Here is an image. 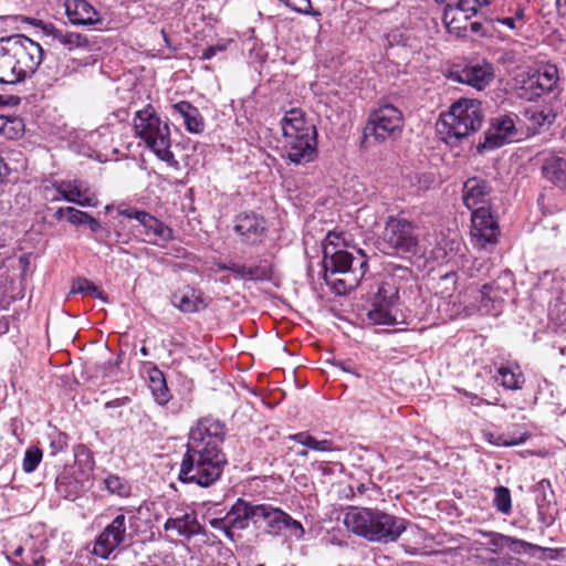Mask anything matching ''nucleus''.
Instances as JSON below:
<instances>
[{"label": "nucleus", "instance_id": "obj_1", "mask_svg": "<svg viewBox=\"0 0 566 566\" xmlns=\"http://www.w3.org/2000/svg\"><path fill=\"white\" fill-rule=\"evenodd\" d=\"M224 438L226 426L221 421L213 418L200 419L190 430L180 463L179 480L202 488L212 485L228 462L221 449Z\"/></svg>", "mask_w": 566, "mask_h": 566}, {"label": "nucleus", "instance_id": "obj_2", "mask_svg": "<svg viewBox=\"0 0 566 566\" xmlns=\"http://www.w3.org/2000/svg\"><path fill=\"white\" fill-rule=\"evenodd\" d=\"M42 60V46L24 34L0 38V84H18L31 77Z\"/></svg>", "mask_w": 566, "mask_h": 566}, {"label": "nucleus", "instance_id": "obj_3", "mask_svg": "<svg viewBox=\"0 0 566 566\" xmlns=\"http://www.w3.org/2000/svg\"><path fill=\"white\" fill-rule=\"evenodd\" d=\"M347 531L373 543L390 544L399 539L407 522L377 509L350 506L344 515Z\"/></svg>", "mask_w": 566, "mask_h": 566}, {"label": "nucleus", "instance_id": "obj_4", "mask_svg": "<svg viewBox=\"0 0 566 566\" xmlns=\"http://www.w3.org/2000/svg\"><path fill=\"white\" fill-rule=\"evenodd\" d=\"M286 158L296 165L313 161L317 155L316 128L305 120L301 108H291L281 119Z\"/></svg>", "mask_w": 566, "mask_h": 566}, {"label": "nucleus", "instance_id": "obj_5", "mask_svg": "<svg viewBox=\"0 0 566 566\" xmlns=\"http://www.w3.org/2000/svg\"><path fill=\"white\" fill-rule=\"evenodd\" d=\"M134 129L137 137L142 138L147 147L163 161L171 167H177L178 161L170 150V128L163 123L151 105L136 112Z\"/></svg>", "mask_w": 566, "mask_h": 566}, {"label": "nucleus", "instance_id": "obj_6", "mask_svg": "<svg viewBox=\"0 0 566 566\" xmlns=\"http://www.w3.org/2000/svg\"><path fill=\"white\" fill-rule=\"evenodd\" d=\"M483 117L480 102L462 99L454 103L448 114L442 115L437 129L447 143L460 140L479 130Z\"/></svg>", "mask_w": 566, "mask_h": 566}, {"label": "nucleus", "instance_id": "obj_7", "mask_svg": "<svg viewBox=\"0 0 566 566\" xmlns=\"http://www.w3.org/2000/svg\"><path fill=\"white\" fill-rule=\"evenodd\" d=\"M402 126L401 111L391 104H382L370 114L364 135L366 138L373 137L376 142L395 139L400 135Z\"/></svg>", "mask_w": 566, "mask_h": 566}, {"label": "nucleus", "instance_id": "obj_8", "mask_svg": "<svg viewBox=\"0 0 566 566\" xmlns=\"http://www.w3.org/2000/svg\"><path fill=\"white\" fill-rule=\"evenodd\" d=\"M384 244L398 255L416 254L418 234L412 222L403 218L389 217L382 232Z\"/></svg>", "mask_w": 566, "mask_h": 566}, {"label": "nucleus", "instance_id": "obj_9", "mask_svg": "<svg viewBox=\"0 0 566 566\" xmlns=\"http://www.w3.org/2000/svg\"><path fill=\"white\" fill-rule=\"evenodd\" d=\"M256 517L258 522L260 520L265 522V531L272 536H281L284 530L289 531L290 535L296 539L304 536L303 525L280 507H274L271 504H258Z\"/></svg>", "mask_w": 566, "mask_h": 566}, {"label": "nucleus", "instance_id": "obj_10", "mask_svg": "<svg viewBox=\"0 0 566 566\" xmlns=\"http://www.w3.org/2000/svg\"><path fill=\"white\" fill-rule=\"evenodd\" d=\"M558 70L555 65H545L537 71L527 74L522 80L520 86V96L534 101L543 95L553 93L557 87Z\"/></svg>", "mask_w": 566, "mask_h": 566}, {"label": "nucleus", "instance_id": "obj_11", "mask_svg": "<svg viewBox=\"0 0 566 566\" xmlns=\"http://www.w3.org/2000/svg\"><path fill=\"white\" fill-rule=\"evenodd\" d=\"M471 239L475 247L485 249L488 245H494L500 235V228L496 218L490 210V207H479L471 214Z\"/></svg>", "mask_w": 566, "mask_h": 566}, {"label": "nucleus", "instance_id": "obj_12", "mask_svg": "<svg viewBox=\"0 0 566 566\" xmlns=\"http://www.w3.org/2000/svg\"><path fill=\"white\" fill-rule=\"evenodd\" d=\"M118 214L137 220L138 223L143 226L145 235L148 237L146 240L148 243L158 245L174 239V231L170 227L144 210L130 207L124 209L119 208Z\"/></svg>", "mask_w": 566, "mask_h": 566}, {"label": "nucleus", "instance_id": "obj_13", "mask_svg": "<svg viewBox=\"0 0 566 566\" xmlns=\"http://www.w3.org/2000/svg\"><path fill=\"white\" fill-rule=\"evenodd\" d=\"M126 541V517L118 514L97 536L93 554L108 559L113 552Z\"/></svg>", "mask_w": 566, "mask_h": 566}, {"label": "nucleus", "instance_id": "obj_14", "mask_svg": "<svg viewBox=\"0 0 566 566\" xmlns=\"http://www.w3.org/2000/svg\"><path fill=\"white\" fill-rule=\"evenodd\" d=\"M233 230L242 243L258 245L264 241L268 228L263 216L255 212H242L235 217Z\"/></svg>", "mask_w": 566, "mask_h": 566}, {"label": "nucleus", "instance_id": "obj_15", "mask_svg": "<svg viewBox=\"0 0 566 566\" xmlns=\"http://www.w3.org/2000/svg\"><path fill=\"white\" fill-rule=\"evenodd\" d=\"M334 239H338V235L329 232L327 234L328 242L324 245L323 250V270L324 276L327 277L335 276L336 274L350 273L354 262L350 253L337 249Z\"/></svg>", "mask_w": 566, "mask_h": 566}, {"label": "nucleus", "instance_id": "obj_16", "mask_svg": "<svg viewBox=\"0 0 566 566\" xmlns=\"http://www.w3.org/2000/svg\"><path fill=\"white\" fill-rule=\"evenodd\" d=\"M450 77L455 82L467 84L478 91H482L493 81L494 67L490 62L482 60L469 63L461 70L452 72Z\"/></svg>", "mask_w": 566, "mask_h": 566}, {"label": "nucleus", "instance_id": "obj_17", "mask_svg": "<svg viewBox=\"0 0 566 566\" xmlns=\"http://www.w3.org/2000/svg\"><path fill=\"white\" fill-rule=\"evenodd\" d=\"M170 301L176 308L186 314L200 312L208 306L202 291L188 284L176 289Z\"/></svg>", "mask_w": 566, "mask_h": 566}, {"label": "nucleus", "instance_id": "obj_18", "mask_svg": "<svg viewBox=\"0 0 566 566\" xmlns=\"http://www.w3.org/2000/svg\"><path fill=\"white\" fill-rule=\"evenodd\" d=\"M515 123L512 117L504 116L497 118L492 127L485 133L483 144L478 146V150L482 153L484 149H494L512 140L515 136Z\"/></svg>", "mask_w": 566, "mask_h": 566}, {"label": "nucleus", "instance_id": "obj_19", "mask_svg": "<svg viewBox=\"0 0 566 566\" xmlns=\"http://www.w3.org/2000/svg\"><path fill=\"white\" fill-rule=\"evenodd\" d=\"M462 198L464 206L471 211L479 207H489L491 199V187L484 179L472 177L463 184Z\"/></svg>", "mask_w": 566, "mask_h": 566}, {"label": "nucleus", "instance_id": "obj_20", "mask_svg": "<svg viewBox=\"0 0 566 566\" xmlns=\"http://www.w3.org/2000/svg\"><path fill=\"white\" fill-rule=\"evenodd\" d=\"M61 198L81 207H96L98 201L81 180L62 181L55 187Z\"/></svg>", "mask_w": 566, "mask_h": 566}, {"label": "nucleus", "instance_id": "obj_21", "mask_svg": "<svg viewBox=\"0 0 566 566\" xmlns=\"http://www.w3.org/2000/svg\"><path fill=\"white\" fill-rule=\"evenodd\" d=\"M65 12L72 24L94 25L102 22L98 11L86 0H66Z\"/></svg>", "mask_w": 566, "mask_h": 566}, {"label": "nucleus", "instance_id": "obj_22", "mask_svg": "<svg viewBox=\"0 0 566 566\" xmlns=\"http://www.w3.org/2000/svg\"><path fill=\"white\" fill-rule=\"evenodd\" d=\"M256 511L258 504L252 505L242 499H238L226 514V518L231 522V526H233L234 530L242 531L248 528L250 520H252L254 524L258 523Z\"/></svg>", "mask_w": 566, "mask_h": 566}, {"label": "nucleus", "instance_id": "obj_23", "mask_svg": "<svg viewBox=\"0 0 566 566\" xmlns=\"http://www.w3.org/2000/svg\"><path fill=\"white\" fill-rule=\"evenodd\" d=\"M174 114L179 115L191 134H200L205 129V119L197 107L187 101H181L171 106Z\"/></svg>", "mask_w": 566, "mask_h": 566}, {"label": "nucleus", "instance_id": "obj_24", "mask_svg": "<svg viewBox=\"0 0 566 566\" xmlns=\"http://www.w3.org/2000/svg\"><path fill=\"white\" fill-rule=\"evenodd\" d=\"M40 23L42 24V29L46 35L51 36L54 41H56L67 50L85 48L88 45L87 39L80 33L63 31L61 29H57L52 23Z\"/></svg>", "mask_w": 566, "mask_h": 566}, {"label": "nucleus", "instance_id": "obj_25", "mask_svg": "<svg viewBox=\"0 0 566 566\" xmlns=\"http://www.w3.org/2000/svg\"><path fill=\"white\" fill-rule=\"evenodd\" d=\"M476 13L461 10L457 6H446L443 13V22L450 33L460 36L467 32L469 28V19Z\"/></svg>", "mask_w": 566, "mask_h": 566}, {"label": "nucleus", "instance_id": "obj_26", "mask_svg": "<svg viewBox=\"0 0 566 566\" xmlns=\"http://www.w3.org/2000/svg\"><path fill=\"white\" fill-rule=\"evenodd\" d=\"M165 531H177L178 535L190 538L202 533V527L195 514L186 513L182 516L168 518L164 524Z\"/></svg>", "mask_w": 566, "mask_h": 566}, {"label": "nucleus", "instance_id": "obj_27", "mask_svg": "<svg viewBox=\"0 0 566 566\" xmlns=\"http://www.w3.org/2000/svg\"><path fill=\"white\" fill-rule=\"evenodd\" d=\"M504 280L511 283V276L509 274L503 277H499L496 281L484 284L481 289V304L484 307L489 306V303L492 304V310L499 312L501 310V304L503 302L504 295L507 294V287H501L500 281Z\"/></svg>", "mask_w": 566, "mask_h": 566}, {"label": "nucleus", "instance_id": "obj_28", "mask_svg": "<svg viewBox=\"0 0 566 566\" xmlns=\"http://www.w3.org/2000/svg\"><path fill=\"white\" fill-rule=\"evenodd\" d=\"M495 380L506 390H520L525 384V377L517 365H501Z\"/></svg>", "mask_w": 566, "mask_h": 566}, {"label": "nucleus", "instance_id": "obj_29", "mask_svg": "<svg viewBox=\"0 0 566 566\" xmlns=\"http://www.w3.org/2000/svg\"><path fill=\"white\" fill-rule=\"evenodd\" d=\"M543 175L559 188H566V159L551 156L545 159Z\"/></svg>", "mask_w": 566, "mask_h": 566}, {"label": "nucleus", "instance_id": "obj_30", "mask_svg": "<svg viewBox=\"0 0 566 566\" xmlns=\"http://www.w3.org/2000/svg\"><path fill=\"white\" fill-rule=\"evenodd\" d=\"M289 440L300 443L316 452L340 451V448L337 447L334 441L327 439L318 440L307 431L290 434Z\"/></svg>", "mask_w": 566, "mask_h": 566}, {"label": "nucleus", "instance_id": "obj_31", "mask_svg": "<svg viewBox=\"0 0 566 566\" xmlns=\"http://www.w3.org/2000/svg\"><path fill=\"white\" fill-rule=\"evenodd\" d=\"M149 389L156 402L165 406L169 402L171 395L167 387L165 376L157 367H153L148 373Z\"/></svg>", "mask_w": 566, "mask_h": 566}, {"label": "nucleus", "instance_id": "obj_32", "mask_svg": "<svg viewBox=\"0 0 566 566\" xmlns=\"http://www.w3.org/2000/svg\"><path fill=\"white\" fill-rule=\"evenodd\" d=\"M229 271L239 279L263 280L269 276V270L264 265L245 266L237 262H229Z\"/></svg>", "mask_w": 566, "mask_h": 566}, {"label": "nucleus", "instance_id": "obj_33", "mask_svg": "<svg viewBox=\"0 0 566 566\" xmlns=\"http://www.w3.org/2000/svg\"><path fill=\"white\" fill-rule=\"evenodd\" d=\"M24 129L23 120L18 116L0 115V135L8 139L18 138Z\"/></svg>", "mask_w": 566, "mask_h": 566}, {"label": "nucleus", "instance_id": "obj_34", "mask_svg": "<svg viewBox=\"0 0 566 566\" xmlns=\"http://www.w3.org/2000/svg\"><path fill=\"white\" fill-rule=\"evenodd\" d=\"M532 129H538L543 125L552 124L555 115L549 109L530 108L525 112Z\"/></svg>", "mask_w": 566, "mask_h": 566}, {"label": "nucleus", "instance_id": "obj_35", "mask_svg": "<svg viewBox=\"0 0 566 566\" xmlns=\"http://www.w3.org/2000/svg\"><path fill=\"white\" fill-rule=\"evenodd\" d=\"M104 486L109 493L120 497H126L130 494L128 482L115 474H109L104 479Z\"/></svg>", "mask_w": 566, "mask_h": 566}, {"label": "nucleus", "instance_id": "obj_36", "mask_svg": "<svg viewBox=\"0 0 566 566\" xmlns=\"http://www.w3.org/2000/svg\"><path fill=\"white\" fill-rule=\"evenodd\" d=\"M493 505L502 514H510L512 510L511 492L505 486H496L494 489Z\"/></svg>", "mask_w": 566, "mask_h": 566}, {"label": "nucleus", "instance_id": "obj_37", "mask_svg": "<svg viewBox=\"0 0 566 566\" xmlns=\"http://www.w3.org/2000/svg\"><path fill=\"white\" fill-rule=\"evenodd\" d=\"M71 293H81L101 300L104 298L103 292H101L93 282L85 277H77L73 281Z\"/></svg>", "mask_w": 566, "mask_h": 566}, {"label": "nucleus", "instance_id": "obj_38", "mask_svg": "<svg viewBox=\"0 0 566 566\" xmlns=\"http://www.w3.org/2000/svg\"><path fill=\"white\" fill-rule=\"evenodd\" d=\"M437 3H443L446 6H457L463 11L478 13L479 9L489 6L491 0H434Z\"/></svg>", "mask_w": 566, "mask_h": 566}, {"label": "nucleus", "instance_id": "obj_39", "mask_svg": "<svg viewBox=\"0 0 566 566\" xmlns=\"http://www.w3.org/2000/svg\"><path fill=\"white\" fill-rule=\"evenodd\" d=\"M42 460V451L38 447H30L25 450L22 469L25 473H32L35 471Z\"/></svg>", "mask_w": 566, "mask_h": 566}, {"label": "nucleus", "instance_id": "obj_40", "mask_svg": "<svg viewBox=\"0 0 566 566\" xmlns=\"http://www.w3.org/2000/svg\"><path fill=\"white\" fill-rule=\"evenodd\" d=\"M324 280H325L326 284L331 285L332 289L339 295L348 293L358 283V280L356 277H354L353 280H346V279H336L334 276H331V277L324 276Z\"/></svg>", "mask_w": 566, "mask_h": 566}, {"label": "nucleus", "instance_id": "obj_41", "mask_svg": "<svg viewBox=\"0 0 566 566\" xmlns=\"http://www.w3.org/2000/svg\"><path fill=\"white\" fill-rule=\"evenodd\" d=\"M209 525L213 530L221 531L229 541H235V536L233 533L234 527L231 526V522L228 518H226V516L219 518H211L209 521Z\"/></svg>", "mask_w": 566, "mask_h": 566}, {"label": "nucleus", "instance_id": "obj_42", "mask_svg": "<svg viewBox=\"0 0 566 566\" xmlns=\"http://www.w3.org/2000/svg\"><path fill=\"white\" fill-rule=\"evenodd\" d=\"M368 316L375 324L379 325H390L395 322V318L392 317L390 312L382 306L371 310L368 313Z\"/></svg>", "mask_w": 566, "mask_h": 566}, {"label": "nucleus", "instance_id": "obj_43", "mask_svg": "<svg viewBox=\"0 0 566 566\" xmlns=\"http://www.w3.org/2000/svg\"><path fill=\"white\" fill-rule=\"evenodd\" d=\"M483 536L488 538V544L493 546L496 551L509 548L510 536L507 535L496 532H488L483 533Z\"/></svg>", "mask_w": 566, "mask_h": 566}, {"label": "nucleus", "instance_id": "obj_44", "mask_svg": "<svg viewBox=\"0 0 566 566\" xmlns=\"http://www.w3.org/2000/svg\"><path fill=\"white\" fill-rule=\"evenodd\" d=\"M509 549L518 554L526 551L535 552V549H542V546L510 536Z\"/></svg>", "mask_w": 566, "mask_h": 566}, {"label": "nucleus", "instance_id": "obj_45", "mask_svg": "<svg viewBox=\"0 0 566 566\" xmlns=\"http://www.w3.org/2000/svg\"><path fill=\"white\" fill-rule=\"evenodd\" d=\"M535 552L542 553V556L538 557L542 560H546V559L563 560L566 558V547H559V548L542 547V549H535Z\"/></svg>", "mask_w": 566, "mask_h": 566}, {"label": "nucleus", "instance_id": "obj_46", "mask_svg": "<svg viewBox=\"0 0 566 566\" xmlns=\"http://www.w3.org/2000/svg\"><path fill=\"white\" fill-rule=\"evenodd\" d=\"M12 566H45L46 559L43 555L33 552L32 555L28 559H22L21 562L11 560Z\"/></svg>", "mask_w": 566, "mask_h": 566}, {"label": "nucleus", "instance_id": "obj_47", "mask_svg": "<svg viewBox=\"0 0 566 566\" xmlns=\"http://www.w3.org/2000/svg\"><path fill=\"white\" fill-rule=\"evenodd\" d=\"M88 219V213L76 208L70 207L67 221L73 226H81Z\"/></svg>", "mask_w": 566, "mask_h": 566}, {"label": "nucleus", "instance_id": "obj_48", "mask_svg": "<svg viewBox=\"0 0 566 566\" xmlns=\"http://www.w3.org/2000/svg\"><path fill=\"white\" fill-rule=\"evenodd\" d=\"M229 42H219L217 44L210 45L202 51L201 60H211L218 53L226 51Z\"/></svg>", "mask_w": 566, "mask_h": 566}, {"label": "nucleus", "instance_id": "obj_49", "mask_svg": "<svg viewBox=\"0 0 566 566\" xmlns=\"http://www.w3.org/2000/svg\"><path fill=\"white\" fill-rule=\"evenodd\" d=\"M526 440V437H521L518 439H509L506 436L501 434L494 441L490 440L491 443L501 447H512L523 443Z\"/></svg>", "mask_w": 566, "mask_h": 566}, {"label": "nucleus", "instance_id": "obj_50", "mask_svg": "<svg viewBox=\"0 0 566 566\" xmlns=\"http://www.w3.org/2000/svg\"><path fill=\"white\" fill-rule=\"evenodd\" d=\"M119 363H120V356H118L117 360L114 363L113 361L104 363L101 366L102 375L104 377H112L113 375H115L116 368L118 367Z\"/></svg>", "mask_w": 566, "mask_h": 566}, {"label": "nucleus", "instance_id": "obj_51", "mask_svg": "<svg viewBox=\"0 0 566 566\" xmlns=\"http://www.w3.org/2000/svg\"><path fill=\"white\" fill-rule=\"evenodd\" d=\"M461 392L471 400L472 405L481 406L483 403H486V405L489 403L486 400L480 398L475 394L469 392L467 390H461Z\"/></svg>", "mask_w": 566, "mask_h": 566}, {"label": "nucleus", "instance_id": "obj_52", "mask_svg": "<svg viewBox=\"0 0 566 566\" xmlns=\"http://www.w3.org/2000/svg\"><path fill=\"white\" fill-rule=\"evenodd\" d=\"M86 224L92 232H98L99 230H102V224L101 222L95 219L94 217H92L91 214H88V219L86 220V222L84 223Z\"/></svg>", "mask_w": 566, "mask_h": 566}, {"label": "nucleus", "instance_id": "obj_53", "mask_svg": "<svg viewBox=\"0 0 566 566\" xmlns=\"http://www.w3.org/2000/svg\"><path fill=\"white\" fill-rule=\"evenodd\" d=\"M333 364H334L336 367H338L339 369H342L343 371H345V373H352V374H354L356 377H359V374H358V373H355V371L352 369L350 365H349V364H347L346 361H344V360H335Z\"/></svg>", "mask_w": 566, "mask_h": 566}, {"label": "nucleus", "instance_id": "obj_54", "mask_svg": "<svg viewBox=\"0 0 566 566\" xmlns=\"http://www.w3.org/2000/svg\"><path fill=\"white\" fill-rule=\"evenodd\" d=\"M69 211H70V207H61V208H59V209L55 211V213H54V218H55L56 220H61V219H63L64 217H66V218H67V216H69Z\"/></svg>", "mask_w": 566, "mask_h": 566}, {"label": "nucleus", "instance_id": "obj_55", "mask_svg": "<svg viewBox=\"0 0 566 566\" xmlns=\"http://www.w3.org/2000/svg\"><path fill=\"white\" fill-rule=\"evenodd\" d=\"M374 486H375L374 483H368V484L359 483L357 485L356 490H357L358 493L364 494V493H366L368 490H370Z\"/></svg>", "mask_w": 566, "mask_h": 566}, {"label": "nucleus", "instance_id": "obj_56", "mask_svg": "<svg viewBox=\"0 0 566 566\" xmlns=\"http://www.w3.org/2000/svg\"><path fill=\"white\" fill-rule=\"evenodd\" d=\"M443 281L451 282L452 284H455L457 281V273L455 272H449L441 276Z\"/></svg>", "mask_w": 566, "mask_h": 566}, {"label": "nucleus", "instance_id": "obj_57", "mask_svg": "<svg viewBox=\"0 0 566 566\" xmlns=\"http://www.w3.org/2000/svg\"><path fill=\"white\" fill-rule=\"evenodd\" d=\"M500 22L504 25H507L511 29L514 28V19L513 18H504V19L500 20Z\"/></svg>", "mask_w": 566, "mask_h": 566}, {"label": "nucleus", "instance_id": "obj_58", "mask_svg": "<svg viewBox=\"0 0 566 566\" xmlns=\"http://www.w3.org/2000/svg\"><path fill=\"white\" fill-rule=\"evenodd\" d=\"M23 553V547L22 546H18L14 552H13V556L15 557H20Z\"/></svg>", "mask_w": 566, "mask_h": 566}, {"label": "nucleus", "instance_id": "obj_59", "mask_svg": "<svg viewBox=\"0 0 566 566\" xmlns=\"http://www.w3.org/2000/svg\"><path fill=\"white\" fill-rule=\"evenodd\" d=\"M297 455L301 457V458H307L308 451L306 449H303V450L297 452Z\"/></svg>", "mask_w": 566, "mask_h": 566}, {"label": "nucleus", "instance_id": "obj_60", "mask_svg": "<svg viewBox=\"0 0 566 566\" xmlns=\"http://www.w3.org/2000/svg\"><path fill=\"white\" fill-rule=\"evenodd\" d=\"M140 354H142L143 356H148V355H149V352H148L147 347L143 346V347L140 348Z\"/></svg>", "mask_w": 566, "mask_h": 566}, {"label": "nucleus", "instance_id": "obj_61", "mask_svg": "<svg viewBox=\"0 0 566 566\" xmlns=\"http://www.w3.org/2000/svg\"><path fill=\"white\" fill-rule=\"evenodd\" d=\"M479 25H480V24H479V23H476V22H470V21H469V27H470L472 30H474V31H475V30H478V27H479Z\"/></svg>", "mask_w": 566, "mask_h": 566}, {"label": "nucleus", "instance_id": "obj_62", "mask_svg": "<svg viewBox=\"0 0 566 566\" xmlns=\"http://www.w3.org/2000/svg\"><path fill=\"white\" fill-rule=\"evenodd\" d=\"M359 266L363 269V273H361V275H363V274L365 273V268L367 266V262H366V260H363V261L360 262Z\"/></svg>", "mask_w": 566, "mask_h": 566}, {"label": "nucleus", "instance_id": "obj_63", "mask_svg": "<svg viewBox=\"0 0 566 566\" xmlns=\"http://www.w3.org/2000/svg\"><path fill=\"white\" fill-rule=\"evenodd\" d=\"M219 269L223 271H229V263L227 264H219Z\"/></svg>", "mask_w": 566, "mask_h": 566}, {"label": "nucleus", "instance_id": "obj_64", "mask_svg": "<svg viewBox=\"0 0 566 566\" xmlns=\"http://www.w3.org/2000/svg\"><path fill=\"white\" fill-rule=\"evenodd\" d=\"M378 293H379V295H381V294H384V295H385V294L387 293L386 286H385V285H382V286L379 289V292H378Z\"/></svg>", "mask_w": 566, "mask_h": 566}]
</instances>
